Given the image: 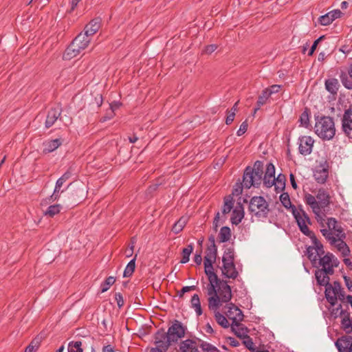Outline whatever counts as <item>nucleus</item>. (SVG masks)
I'll list each match as a JSON object with an SVG mask.
<instances>
[{
  "label": "nucleus",
  "instance_id": "obj_12",
  "mask_svg": "<svg viewBox=\"0 0 352 352\" xmlns=\"http://www.w3.org/2000/svg\"><path fill=\"white\" fill-rule=\"evenodd\" d=\"M318 263L322 266V270L329 273H333V268L338 266L339 261L333 254L327 253L320 258Z\"/></svg>",
  "mask_w": 352,
  "mask_h": 352
},
{
  "label": "nucleus",
  "instance_id": "obj_24",
  "mask_svg": "<svg viewBox=\"0 0 352 352\" xmlns=\"http://www.w3.org/2000/svg\"><path fill=\"white\" fill-rule=\"evenodd\" d=\"M60 115V111L58 108L52 109L49 111L45 121V126L47 128L51 127L59 118Z\"/></svg>",
  "mask_w": 352,
  "mask_h": 352
},
{
  "label": "nucleus",
  "instance_id": "obj_60",
  "mask_svg": "<svg viewBox=\"0 0 352 352\" xmlns=\"http://www.w3.org/2000/svg\"><path fill=\"white\" fill-rule=\"evenodd\" d=\"M234 116H235L234 112H230L226 118V124H231L234 119Z\"/></svg>",
  "mask_w": 352,
  "mask_h": 352
},
{
  "label": "nucleus",
  "instance_id": "obj_26",
  "mask_svg": "<svg viewBox=\"0 0 352 352\" xmlns=\"http://www.w3.org/2000/svg\"><path fill=\"white\" fill-rule=\"evenodd\" d=\"M180 349L182 352H198L197 343L191 340L182 342Z\"/></svg>",
  "mask_w": 352,
  "mask_h": 352
},
{
  "label": "nucleus",
  "instance_id": "obj_37",
  "mask_svg": "<svg viewBox=\"0 0 352 352\" xmlns=\"http://www.w3.org/2000/svg\"><path fill=\"white\" fill-rule=\"evenodd\" d=\"M214 318L217 323L223 328H228L229 327V322L227 318L219 311L215 312Z\"/></svg>",
  "mask_w": 352,
  "mask_h": 352
},
{
  "label": "nucleus",
  "instance_id": "obj_15",
  "mask_svg": "<svg viewBox=\"0 0 352 352\" xmlns=\"http://www.w3.org/2000/svg\"><path fill=\"white\" fill-rule=\"evenodd\" d=\"M341 16L342 12L340 10H333L326 14L321 16L319 18V22L322 25H328Z\"/></svg>",
  "mask_w": 352,
  "mask_h": 352
},
{
  "label": "nucleus",
  "instance_id": "obj_19",
  "mask_svg": "<svg viewBox=\"0 0 352 352\" xmlns=\"http://www.w3.org/2000/svg\"><path fill=\"white\" fill-rule=\"evenodd\" d=\"M63 143V140L60 138H56L54 140H48L43 142V153H52L57 149Z\"/></svg>",
  "mask_w": 352,
  "mask_h": 352
},
{
  "label": "nucleus",
  "instance_id": "obj_7",
  "mask_svg": "<svg viewBox=\"0 0 352 352\" xmlns=\"http://www.w3.org/2000/svg\"><path fill=\"white\" fill-rule=\"evenodd\" d=\"M325 297L330 304L329 307L331 309L333 308H336L338 305H337L338 298L342 299L343 298V295L341 294V287L339 283H334L333 285L329 284L325 286Z\"/></svg>",
  "mask_w": 352,
  "mask_h": 352
},
{
  "label": "nucleus",
  "instance_id": "obj_34",
  "mask_svg": "<svg viewBox=\"0 0 352 352\" xmlns=\"http://www.w3.org/2000/svg\"><path fill=\"white\" fill-rule=\"evenodd\" d=\"M231 328L238 337L245 338L247 336L246 329L242 327L239 322L232 324Z\"/></svg>",
  "mask_w": 352,
  "mask_h": 352
},
{
  "label": "nucleus",
  "instance_id": "obj_57",
  "mask_svg": "<svg viewBox=\"0 0 352 352\" xmlns=\"http://www.w3.org/2000/svg\"><path fill=\"white\" fill-rule=\"evenodd\" d=\"M217 48L216 45H210L206 47L205 49V53L210 54L214 52L216 49Z\"/></svg>",
  "mask_w": 352,
  "mask_h": 352
},
{
  "label": "nucleus",
  "instance_id": "obj_14",
  "mask_svg": "<svg viewBox=\"0 0 352 352\" xmlns=\"http://www.w3.org/2000/svg\"><path fill=\"white\" fill-rule=\"evenodd\" d=\"M227 308L228 310L226 311V315L230 320H232V324L239 322L243 320V315L242 311L234 304H228Z\"/></svg>",
  "mask_w": 352,
  "mask_h": 352
},
{
  "label": "nucleus",
  "instance_id": "obj_55",
  "mask_svg": "<svg viewBox=\"0 0 352 352\" xmlns=\"http://www.w3.org/2000/svg\"><path fill=\"white\" fill-rule=\"evenodd\" d=\"M322 38H323V36H320V37H319L317 40H316V41L314 42L313 45H312V46H311V49H310V51H309V53H308V54H309V56H311V55H312V54H313V53L314 52L315 50H316V47H317V45H318V43H319V42H320Z\"/></svg>",
  "mask_w": 352,
  "mask_h": 352
},
{
  "label": "nucleus",
  "instance_id": "obj_20",
  "mask_svg": "<svg viewBox=\"0 0 352 352\" xmlns=\"http://www.w3.org/2000/svg\"><path fill=\"white\" fill-rule=\"evenodd\" d=\"M89 42L90 38L84 33H80L74 39L72 43L82 51L87 47Z\"/></svg>",
  "mask_w": 352,
  "mask_h": 352
},
{
  "label": "nucleus",
  "instance_id": "obj_53",
  "mask_svg": "<svg viewBox=\"0 0 352 352\" xmlns=\"http://www.w3.org/2000/svg\"><path fill=\"white\" fill-rule=\"evenodd\" d=\"M280 89V85H274L269 88L265 89V90L269 93L271 96L274 94L278 93Z\"/></svg>",
  "mask_w": 352,
  "mask_h": 352
},
{
  "label": "nucleus",
  "instance_id": "obj_31",
  "mask_svg": "<svg viewBox=\"0 0 352 352\" xmlns=\"http://www.w3.org/2000/svg\"><path fill=\"white\" fill-rule=\"evenodd\" d=\"M325 87L330 93L336 94L339 87L338 80L336 78L327 80L325 82Z\"/></svg>",
  "mask_w": 352,
  "mask_h": 352
},
{
  "label": "nucleus",
  "instance_id": "obj_61",
  "mask_svg": "<svg viewBox=\"0 0 352 352\" xmlns=\"http://www.w3.org/2000/svg\"><path fill=\"white\" fill-rule=\"evenodd\" d=\"M116 299L117 300L118 305L120 307L123 305L122 296L120 294H116Z\"/></svg>",
  "mask_w": 352,
  "mask_h": 352
},
{
  "label": "nucleus",
  "instance_id": "obj_28",
  "mask_svg": "<svg viewBox=\"0 0 352 352\" xmlns=\"http://www.w3.org/2000/svg\"><path fill=\"white\" fill-rule=\"evenodd\" d=\"M80 52L81 51L78 47H76L73 43H71L65 51L63 54V58L65 60H70L78 56Z\"/></svg>",
  "mask_w": 352,
  "mask_h": 352
},
{
  "label": "nucleus",
  "instance_id": "obj_44",
  "mask_svg": "<svg viewBox=\"0 0 352 352\" xmlns=\"http://www.w3.org/2000/svg\"><path fill=\"white\" fill-rule=\"evenodd\" d=\"M217 256V248L213 244L210 247H209L207 250V254L206 255L205 258L206 259H211V261H215Z\"/></svg>",
  "mask_w": 352,
  "mask_h": 352
},
{
  "label": "nucleus",
  "instance_id": "obj_62",
  "mask_svg": "<svg viewBox=\"0 0 352 352\" xmlns=\"http://www.w3.org/2000/svg\"><path fill=\"white\" fill-rule=\"evenodd\" d=\"M195 286H186V287H184L182 289V292H181V295L184 294V293L186 292H188L192 289H195Z\"/></svg>",
  "mask_w": 352,
  "mask_h": 352
},
{
  "label": "nucleus",
  "instance_id": "obj_8",
  "mask_svg": "<svg viewBox=\"0 0 352 352\" xmlns=\"http://www.w3.org/2000/svg\"><path fill=\"white\" fill-rule=\"evenodd\" d=\"M292 214L298 223V226L301 232L307 235L311 236L314 234L308 228V224L310 223V220L307 214L301 209L292 208Z\"/></svg>",
  "mask_w": 352,
  "mask_h": 352
},
{
  "label": "nucleus",
  "instance_id": "obj_22",
  "mask_svg": "<svg viewBox=\"0 0 352 352\" xmlns=\"http://www.w3.org/2000/svg\"><path fill=\"white\" fill-rule=\"evenodd\" d=\"M100 26V20L98 19H94L86 25L83 33L90 38L91 36L94 35L98 31Z\"/></svg>",
  "mask_w": 352,
  "mask_h": 352
},
{
  "label": "nucleus",
  "instance_id": "obj_30",
  "mask_svg": "<svg viewBox=\"0 0 352 352\" xmlns=\"http://www.w3.org/2000/svg\"><path fill=\"white\" fill-rule=\"evenodd\" d=\"M285 186V177L283 175L279 174L273 182V186L276 192H280Z\"/></svg>",
  "mask_w": 352,
  "mask_h": 352
},
{
  "label": "nucleus",
  "instance_id": "obj_10",
  "mask_svg": "<svg viewBox=\"0 0 352 352\" xmlns=\"http://www.w3.org/2000/svg\"><path fill=\"white\" fill-rule=\"evenodd\" d=\"M250 210L258 217H265L268 212V205L262 197H254L250 203Z\"/></svg>",
  "mask_w": 352,
  "mask_h": 352
},
{
  "label": "nucleus",
  "instance_id": "obj_11",
  "mask_svg": "<svg viewBox=\"0 0 352 352\" xmlns=\"http://www.w3.org/2000/svg\"><path fill=\"white\" fill-rule=\"evenodd\" d=\"M329 311L331 312V316L335 318H338L339 316H342V327L347 333H349L352 331V318L351 319L349 313L344 312L342 309L341 305H338L336 308H333L332 309L329 308Z\"/></svg>",
  "mask_w": 352,
  "mask_h": 352
},
{
  "label": "nucleus",
  "instance_id": "obj_45",
  "mask_svg": "<svg viewBox=\"0 0 352 352\" xmlns=\"http://www.w3.org/2000/svg\"><path fill=\"white\" fill-rule=\"evenodd\" d=\"M270 97L269 93L264 89L261 94L258 96V100H257V105L258 107L263 106L264 104L266 103L269 98Z\"/></svg>",
  "mask_w": 352,
  "mask_h": 352
},
{
  "label": "nucleus",
  "instance_id": "obj_47",
  "mask_svg": "<svg viewBox=\"0 0 352 352\" xmlns=\"http://www.w3.org/2000/svg\"><path fill=\"white\" fill-rule=\"evenodd\" d=\"M321 232L322 235L330 241L331 243L333 242V239H336V234L329 228L321 230Z\"/></svg>",
  "mask_w": 352,
  "mask_h": 352
},
{
  "label": "nucleus",
  "instance_id": "obj_16",
  "mask_svg": "<svg viewBox=\"0 0 352 352\" xmlns=\"http://www.w3.org/2000/svg\"><path fill=\"white\" fill-rule=\"evenodd\" d=\"M275 167L272 163L267 164L263 177L264 185L270 188L273 186V182L275 179Z\"/></svg>",
  "mask_w": 352,
  "mask_h": 352
},
{
  "label": "nucleus",
  "instance_id": "obj_64",
  "mask_svg": "<svg viewBox=\"0 0 352 352\" xmlns=\"http://www.w3.org/2000/svg\"><path fill=\"white\" fill-rule=\"evenodd\" d=\"M102 352H115L111 345H107L103 347Z\"/></svg>",
  "mask_w": 352,
  "mask_h": 352
},
{
  "label": "nucleus",
  "instance_id": "obj_25",
  "mask_svg": "<svg viewBox=\"0 0 352 352\" xmlns=\"http://www.w3.org/2000/svg\"><path fill=\"white\" fill-rule=\"evenodd\" d=\"M244 217L243 208L241 204L235 206L232 211L231 221L234 224H239Z\"/></svg>",
  "mask_w": 352,
  "mask_h": 352
},
{
  "label": "nucleus",
  "instance_id": "obj_6",
  "mask_svg": "<svg viewBox=\"0 0 352 352\" xmlns=\"http://www.w3.org/2000/svg\"><path fill=\"white\" fill-rule=\"evenodd\" d=\"M309 238L312 242V245L307 248V254L312 264L316 265L320 261L322 256L324 254V251L323 250L322 245L317 239L315 234L311 235Z\"/></svg>",
  "mask_w": 352,
  "mask_h": 352
},
{
  "label": "nucleus",
  "instance_id": "obj_9",
  "mask_svg": "<svg viewBox=\"0 0 352 352\" xmlns=\"http://www.w3.org/2000/svg\"><path fill=\"white\" fill-rule=\"evenodd\" d=\"M185 334V329L179 321H175L171 327H169L167 335L164 337L165 341L168 346L172 342H177L179 339L183 338Z\"/></svg>",
  "mask_w": 352,
  "mask_h": 352
},
{
  "label": "nucleus",
  "instance_id": "obj_29",
  "mask_svg": "<svg viewBox=\"0 0 352 352\" xmlns=\"http://www.w3.org/2000/svg\"><path fill=\"white\" fill-rule=\"evenodd\" d=\"M314 176L318 183L323 184L327 179L328 170L324 167H320L315 170Z\"/></svg>",
  "mask_w": 352,
  "mask_h": 352
},
{
  "label": "nucleus",
  "instance_id": "obj_13",
  "mask_svg": "<svg viewBox=\"0 0 352 352\" xmlns=\"http://www.w3.org/2000/svg\"><path fill=\"white\" fill-rule=\"evenodd\" d=\"M314 140L311 136H302L298 139L299 152L304 155H309L313 148Z\"/></svg>",
  "mask_w": 352,
  "mask_h": 352
},
{
  "label": "nucleus",
  "instance_id": "obj_38",
  "mask_svg": "<svg viewBox=\"0 0 352 352\" xmlns=\"http://www.w3.org/2000/svg\"><path fill=\"white\" fill-rule=\"evenodd\" d=\"M65 182L63 179L60 177L56 183V186L54 190V192L52 195V199L53 200H56L59 197L58 193L60 192L61 187L63 186L64 183Z\"/></svg>",
  "mask_w": 352,
  "mask_h": 352
},
{
  "label": "nucleus",
  "instance_id": "obj_39",
  "mask_svg": "<svg viewBox=\"0 0 352 352\" xmlns=\"http://www.w3.org/2000/svg\"><path fill=\"white\" fill-rule=\"evenodd\" d=\"M61 206L59 204L52 205L48 207L47 210L45 212V214L50 217L58 214L60 211Z\"/></svg>",
  "mask_w": 352,
  "mask_h": 352
},
{
  "label": "nucleus",
  "instance_id": "obj_2",
  "mask_svg": "<svg viewBox=\"0 0 352 352\" xmlns=\"http://www.w3.org/2000/svg\"><path fill=\"white\" fill-rule=\"evenodd\" d=\"M305 199L307 204L311 207L314 213L317 216H319L322 209L330 204L329 194L324 189H320L316 197L311 194H307Z\"/></svg>",
  "mask_w": 352,
  "mask_h": 352
},
{
  "label": "nucleus",
  "instance_id": "obj_21",
  "mask_svg": "<svg viewBox=\"0 0 352 352\" xmlns=\"http://www.w3.org/2000/svg\"><path fill=\"white\" fill-rule=\"evenodd\" d=\"M341 238L342 237H337L336 239H333L331 244L333 245L344 256H349L350 253L349 248Z\"/></svg>",
  "mask_w": 352,
  "mask_h": 352
},
{
  "label": "nucleus",
  "instance_id": "obj_23",
  "mask_svg": "<svg viewBox=\"0 0 352 352\" xmlns=\"http://www.w3.org/2000/svg\"><path fill=\"white\" fill-rule=\"evenodd\" d=\"M332 273H329L326 270L322 269H318L315 272V276L318 283L320 285H329V278L328 274H331Z\"/></svg>",
  "mask_w": 352,
  "mask_h": 352
},
{
  "label": "nucleus",
  "instance_id": "obj_5",
  "mask_svg": "<svg viewBox=\"0 0 352 352\" xmlns=\"http://www.w3.org/2000/svg\"><path fill=\"white\" fill-rule=\"evenodd\" d=\"M223 265L221 268L222 274L228 278H236L239 274L234 263V251L227 248L222 258Z\"/></svg>",
  "mask_w": 352,
  "mask_h": 352
},
{
  "label": "nucleus",
  "instance_id": "obj_41",
  "mask_svg": "<svg viewBox=\"0 0 352 352\" xmlns=\"http://www.w3.org/2000/svg\"><path fill=\"white\" fill-rule=\"evenodd\" d=\"M121 104L119 102L114 101L110 104L111 112L107 113V116L104 117L102 120L106 121L110 120L113 116V112L120 107Z\"/></svg>",
  "mask_w": 352,
  "mask_h": 352
},
{
  "label": "nucleus",
  "instance_id": "obj_18",
  "mask_svg": "<svg viewBox=\"0 0 352 352\" xmlns=\"http://www.w3.org/2000/svg\"><path fill=\"white\" fill-rule=\"evenodd\" d=\"M339 352H348L352 345V338L345 336L339 338L335 343Z\"/></svg>",
  "mask_w": 352,
  "mask_h": 352
},
{
  "label": "nucleus",
  "instance_id": "obj_58",
  "mask_svg": "<svg viewBox=\"0 0 352 352\" xmlns=\"http://www.w3.org/2000/svg\"><path fill=\"white\" fill-rule=\"evenodd\" d=\"M242 192V187L240 184H236L235 188L233 189V195H239Z\"/></svg>",
  "mask_w": 352,
  "mask_h": 352
},
{
  "label": "nucleus",
  "instance_id": "obj_42",
  "mask_svg": "<svg viewBox=\"0 0 352 352\" xmlns=\"http://www.w3.org/2000/svg\"><path fill=\"white\" fill-rule=\"evenodd\" d=\"M82 343L80 341L71 342L68 344V352H82Z\"/></svg>",
  "mask_w": 352,
  "mask_h": 352
},
{
  "label": "nucleus",
  "instance_id": "obj_48",
  "mask_svg": "<svg viewBox=\"0 0 352 352\" xmlns=\"http://www.w3.org/2000/svg\"><path fill=\"white\" fill-rule=\"evenodd\" d=\"M156 343L157 347L155 349H152L151 352H164L168 347V344L166 342H163V341H156Z\"/></svg>",
  "mask_w": 352,
  "mask_h": 352
},
{
  "label": "nucleus",
  "instance_id": "obj_1",
  "mask_svg": "<svg viewBox=\"0 0 352 352\" xmlns=\"http://www.w3.org/2000/svg\"><path fill=\"white\" fill-rule=\"evenodd\" d=\"M213 262L211 259L204 258L205 273L210 282L208 285V306L210 309L217 311L223 303L231 300L232 291L226 281L218 279L213 271Z\"/></svg>",
  "mask_w": 352,
  "mask_h": 352
},
{
  "label": "nucleus",
  "instance_id": "obj_27",
  "mask_svg": "<svg viewBox=\"0 0 352 352\" xmlns=\"http://www.w3.org/2000/svg\"><path fill=\"white\" fill-rule=\"evenodd\" d=\"M327 224L328 228L336 234V237L344 236L341 228L338 226L337 221L334 218H329Z\"/></svg>",
  "mask_w": 352,
  "mask_h": 352
},
{
  "label": "nucleus",
  "instance_id": "obj_50",
  "mask_svg": "<svg viewBox=\"0 0 352 352\" xmlns=\"http://www.w3.org/2000/svg\"><path fill=\"white\" fill-rule=\"evenodd\" d=\"M39 346V340H34L25 349V352H36Z\"/></svg>",
  "mask_w": 352,
  "mask_h": 352
},
{
  "label": "nucleus",
  "instance_id": "obj_33",
  "mask_svg": "<svg viewBox=\"0 0 352 352\" xmlns=\"http://www.w3.org/2000/svg\"><path fill=\"white\" fill-rule=\"evenodd\" d=\"M188 218L187 217H181L173 226L172 230L175 234L180 232L186 226Z\"/></svg>",
  "mask_w": 352,
  "mask_h": 352
},
{
  "label": "nucleus",
  "instance_id": "obj_51",
  "mask_svg": "<svg viewBox=\"0 0 352 352\" xmlns=\"http://www.w3.org/2000/svg\"><path fill=\"white\" fill-rule=\"evenodd\" d=\"M300 125L304 126V127H308L309 126V114L305 111L303 112L300 117Z\"/></svg>",
  "mask_w": 352,
  "mask_h": 352
},
{
  "label": "nucleus",
  "instance_id": "obj_63",
  "mask_svg": "<svg viewBox=\"0 0 352 352\" xmlns=\"http://www.w3.org/2000/svg\"><path fill=\"white\" fill-rule=\"evenodd\" d=\"M194 261L197 265H200L202 262V257L201 254H196L195 256Z\"/></svg>",
  "mask_w": 352,
  "mask_h": 352
},
{
  "label": "nucleus",
  "instance_id": "obj_49",
  "mask_svg": "<svg viewBox=\"0 0 352 352\" xmlns=\"http://www.w3.org/2000/svg\"><path fill=\"white\" fill-rule=\"evenodd\" d=\"M232 208V198L231 197H228L226 198L224 201V205L223 207V212L224 214L228 213L230 212Z\"/></svg>",
  "mask_w": 352,
  "mask_h": 352
},
{
  "label": "nucleus",
  "instance_id": "obj_32",
  "mask_svg": "<svg viewBox=\"0 0 352 352\" xmlns=\"http://www.w3.org/2000/svg\"><path fill=\"white\" fill-rule=\"evenodd\" d=\"M191 307L194 309L197 316H201L202 314L200 300L197 294L192 296L191 298Z\"/></svg>",
  "mask_w": 352,
  "mask_h": 352
},
{
  "label": "nucleus",
  "instance_id": "obj_35",
  "mask_svg": "<svg viewBox=\"0 0 352 352\" xmlns=\"http://www.w3.org/2000/svg\"><path fill=\"white\" fill-rule=\"evenodd\" d=\"M136 256H137V254L135 256V257L132 260H131L129 261V263L126 266L124 273H123L124 277H130L133 274V273L135 270V268Z\"/></svg>",
  "mask_w": 352,
  "mask_h": 352
},
{
  "label": "nucleus",
  "instance_id": "obj_46",
  "mask_svg": "<svg viewBox=\"0 0 352 352\" xmlns=\"http://www.w3.org/2000/svg\"><path fill=\"white\" fill-rule=\"evenodd\" d=\"M116 281V278L113 276L108 277L106 280L101 285V292H107L111 285H112Z\"/></svg>",
  "mask_w": 352,
  "mask_h": 352
},
{
  "label": "nucleus",
  "instance_id": "obj_17",
  "mask_svg": "<svg viewBox=\"0 0 352 352\" xmlns=\"http://www.w3.org/2000/svg\"><path fill=\"white\" fill-rule=\"evenodd\" d=\"M342 129L347 135L352 131V108L344 112L342 118Z\"/></svg>",
  "mask_w": 352,
  "mask_h": 352
},
{
  "label": "nucleus",
  "instance_id": "obj_4",
  "mask_svg": "<svg viewBox=\"0 0 352 352\" xmlns=\"http://www.w3.org/2000/svg\"><path fill=\"white\" fill-rule=\"evenodd\" d=\"M263 175V164L257 161L254 163V167H248L243 175V186L250 188L252 186H258L261 184Z\"/></svg>",
  "mask_w": 352,
  "mask_h": 352
},
{
  "label": "nucleus",
  "instance_id": "obj_54",
  "mask_svg": "<svg viewBox=\"0 0 352 352\" xmlns=\"http://www.w3.org/2000/svg\"><path fill=\"white\" fill-rule=\"evenodd\" d=\"M247 129H248V124H247V122H243L241 124V126H240V127H239V130H238V131H237V132H236L237 135H238V136H241V135H242L243 134H244V133H245V131H247Z\"/></svg>",
  "mask_w": 352,
  "mask_h": 352
},
{
  "label": "nucleus",
  "instance_id": "obj_43",
  "mask_svg": "<svg viewBox=\"0 0 352 352\" xmlns=\"http://www.w3.org/2000/svg\"><path fill=\"white\" fill-rule=\"evenodd\" d=\"M280 201L286 208H291L292 210V208H294L292 205L289 196L287 193L281 194L280 196Z\"/></svg>",
  "mask_w": 352,
  "mask_h": 352
},
{
  "label": "nucleus",
  "instance_id": "obj_56",
  "mask_svg": "<svg viewBox=\"0 0 352 352\" xmlns=\"http://www.w3.org/2000/svg\"><path fill=\"white\" fill-rule=\"evenodd\" d=\"M343 85L347 89H352V82L349 80L346 77L341 78Z\"/></svg>",
  "mask_w": 352,
  "mask_h": 352
},
{
  "label": "nucleus",
  "instance_id": "obj_36",
  "mask_svg": "<svg viewBox=\"0 0 352 352\" xmlns=\"http://www.w3.org/2000/svg\"><path fill=\"white\" fill-rule=\"evenodd\" d=\"M193 250L192 245L190 244L186 248L183 249L182 251V258L181 260L182 263H186L189 261L190 255Z\"/></svg>",
  "mask_w": 352,
  "mask_h": 352
},
{
  "label": "nucleus",
  "instance_id": "obj_3",
  "mask_svg": "<svg viewBox=\"0 0 352 352\" xmlns=\"http://www.w3.org/2000/svg\"><path fill=\"white\" fill-rule=\"evenodd\" d=\"M314 130L316 134L324 140H331L336 133L334 122L328 116L317 118Z\"/></svg>",
  "mask_w": 352,
  "mask_h": 352
},
{
  "label": "nucleus",
  "instance_id": "obj_59",
  "mask_svg": "<svg viewBox=\"0 0 352 352\" xmlns=\"http://www.w3.org/2000/svg\"><path fill=\"white\" fill-rule=\"evenodd\" d=\"M344 280L346 287L349 290L352 291V280L347 276H344Z\"/></svg>",
  "mask_w": 352,
  "mask_h": 352
},
{
  "label": "nucleus",
  "instance_id": "obj_40",
  "mask_svg": "<svg viewBox=\"0 0 352 352\" xmlns=\"http://www.w3.org/2000/svg\"><path fill=\"white\" fill-rule=\"evenodd\" d=\"M230 236V229L228 227L225 226L221 228L219 236L221 242L228 241Z\"/></svg>",
  "mask_w": 352,
  "mask_h": 352
},
{
  "label": "nucleus",
  "instance_id": "obj_52",
  "mask_svg": "<svg viewBox=\"0 0 352 352\" xmlns=\"http://www.w3.org/2000/svg\"><path fill=\"white\" fill-rule=\"evenodd\" d=\"M201 347L203 349V351L207 352H214L217 351V349L214 346L207 342H203L201 344Z\"/></svg>",
  "mask_w": 352,
  "mask_h": 352
}]
</instances>
